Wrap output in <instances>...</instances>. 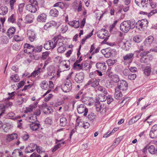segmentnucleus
<instances>
[{
	"instance_id": "79ce46f5",
	"label": "nucleus",
	"mask_w": 157,
	"mask_h": 157,
	"mask_svg": "<svg viewBox=\"0 0 157 157\" xmlns=\"http://www.w3.org/2000/svg\"><path fill=\"white\" fill-rule=\"evenodd\" d=\"M144 71V73L146 75L149 76L151 72V68L149 67H147L145 68Z\"/></svg>"
},
{
	"instance_id": "c9c22d12",
	"label": "nucleus",
	"mask_w": 157,
	"mask_h": 157,
	"mask_svg": "<svg viewBox=\"0 0 157 157\" xmlns=\"http://www.w3.org/2000/svg\"><path fill=\"white\" fill-rule=\"evenodd\" d=\"M40 86L42 89L46 90L48 87V83L45 80L42 81L40 84Z\"/></svg>"
},
{
	"instance_id": "de8ad7c7",
	"label": "nucleus",
	"mask_w": 157,
	"mask_h": 157,
	"mask_svg": "<svg viewBox=\"0 0 157 157\" xmlns=\"http://www.w3.org/2000/svg\"><path fill=\"white\" fill-rule=\"evenodd\" d=\"M21 47V45L19 43H16L13 45V48L15 50L18 51L20 49Z\"/></svg>"
},
{
	"instance_id": "bb28decb",
	"label": "nucleus",
	"mask_w": 157,
	"mask_h": 157,
	"mask_svg": "<svg viewBox=\"0 0 157 157\" xmlns=\"http://www.w3.org/2000/svg\"><path fill=\"white\" fill-rule=\"evenodd\" d=\"M17 135L16 133H13L8 135L6 140L8 141H10L13 140L17 139Z\"/></svg>"
},
{
	"instance_id": "20e7f679",
	"label": "nucleus",
	"mask_w": 157,
	"mask_h": 157,
	"mask_svg": "<svg viewBox=\"0 0 157 157\" xmlns=\"http://www.w3.org/2000/svg\"><path fill=\"white\" fill-rule=\"evenodd\" d=\"M72 83L71 81H67L63 83L61 85V88L62 90L65 92H69L72 89Z\"/></svg>"
},
{
	"instance_id": "7ed1b4c3",
	"label": "nucleus",
	"mask_w": 157,
	"mask_h": 157,
	"mask_svg": "<svg viewBox=\"0 0 157 157\" xmlns=\"http://www.w3.org/2000/svg\"><path fill=\"white\" fill-rule=\"evenodd\" d=\"M58 36L55 37L52 40L47 41L44 45V48L47 50L53 49L56 46V41L57 40Z\"/></svg>"
},
{
	"instance_id": "3c124183",
	"label": "nucleus",
	"mask_w": 157,
	"mask_h": 157,
	"mask_svg": "<svg viewBox=\"0 0 157 157\" xmlns=\"http://www.w3.org/2000/svg\"><path fill=\"white\" fill-rule=\"evenodd\" d=\"M3 127V130L5 132H9L11 128V126L10 125H4Z\"/></svg>"
},
{
	"instance_id": "680f3d73",
	"label": "nucleus",
	"mask_w": 157,
	"mask_h": 157,
	"mask_svg": "<svg viewBox=\"0 0 157 157\" xmlns=\"http://www.w3.org/2000/svg\"><path fill=\"white\" fill-rule=\"evenodd\" d=\"M34 151L32 148L29 145L28 147H26L25 149V152L26 153L32 152Z\"/></svg>"
},
{
	"instance_id": "72a5a7b5",
	"label": "nucleus",
	"mask_w": 157,
	"mask_h": 157,
	"mask_svg": "<svg viewBox=\"0 0 157 157\" xmlns=\"http://www.w3.org/2000/svg\"><path fill=\"white\" fill-rule=\"evenodd\" d=\"M50 14L53 17H57L59 15V11L56 9H53L51 10Z\"/></svg>"
},
{
	"instance_id": "2f4dec72",
	"label": "nucleus",
	"mask_w": 157,
	"mask_h": 157,
	"mask_svg": "<svg viewBox=\"0 0 157 157\" xmlns=\"http://www.w3.org/2000/svg\"><path fill=\"white\" fill-rule=\"evenodd\" d=\"M15 114L13 112H11L8 113L7 115V117H9L10 119L13 120H17L18 117L20 118V117H15Z\"/></svg>"
},
{
	"instance_id": "393cba45",
	"label": "nucleus",
	"mask_w": 157,
	"mask_h": 157,
	"mask_svg": "<svg viewBox=\"0 0 157 157\" xmlns=\"http://www.w3.org/2000/svg\"><path fill=\"white\" fill-rule=\"evenodd\" d=\"M42 109L44 113L46 114H50L52 110L51 108H48L47 105H43L42 106Z\"/></svg>"
},
{
	"instance_id": "ddd939ff",
	"label": "nucleus",
	"mask_w": 157,
	"mask_h": 157,
	"mask_svg": "<svg viewBox=\"0 0 157 157\" xmlns=\"http://www.w3.org/2000/svg\"><path fill=\"white\" fill-rule=\"evenodd\" d=\"M149 136L151 138H155L157 137V124L152 126L150 131Z\"/></svg>"
},
{
	"instance_id": "4468645a",
	"label": "nucleus",
	"mask_w": 157,
	"mask_h": 157,
	"mask_svg": "<svg viewBox=\"0 0 157 157\" xmlns=\"http://www.w3.org/2000/svg\"><path fill=\"white\" fill-rule=\"evenodd\" d=\"M96 67L97 70H101L102 72H105L106 69V63L104 62L98 63L96 64Z\"/></svg>"
},
{
	"instance_id": "5fc2aeb1",
	"label": "nucleus",
	"mask_w": 157,
	"mask_h": 157,
	"mask_svg": "<svg viewBox=\"0 0 157 157\" xmlns=\"http://www.w3.org/2000/svg\"><path fill=\"white\" fill-rule=\"evenodd\" d=\"M64 6V3L61 2L56 3L54 5V7H57L62 8Z\"/></svg>"
},
{
	"instance_id": "9b49d317",
	"label": "nucleus",
	"mask_w": 157,
	"mask_h": 157,
	"mask_svg": "<svg viewBox=\"0 0 157 157\" xmlns=\"http://www.w3.org/2000/svg\"><path fill=\"white\" fill-rule=\"evenodd\" d=\"M100 81L99 79L92 78L88 81L86 85H91L92 87H95L99 85Z\"/></svg>"
},
{
	"instance_id": "c756f323",
	"label": "nucleus",
	"mask_w": 157,
	"mask_h": 157,
	"mask_svg": "<svg viewBox=\"0 0 157 157\" xmlns=\"http://www.w3.org/2000/svg\"><path fill=\"white\" fill-rule=\"evenodd\" d=\"M8 12V8L6 6H2L0 7V14L5 15Z\"/></svg>"
},
{
	"instance_id": "09e8293b",
	"label": "nucleus",
	"mask_w": 157,
	"mask_h": 157,
	"mask_svg": "<svg viewBox=\"0 0 157 157\" xmlns=\"http://www.w3.org/2000/svg\"><path fill=\"white\" fill-rule=\"evenodd\" d=\"M68 26L66 25H63L61 28V31L63 33H65L68 30Z\"/></svg>"
},
{
	"instance_id": "37998d69",
	"label": "nucleus",
	"mask_w": 157,
	"mask_h": 157,
	"mask_svg": "<svg viewBox=\"0 0 157 157\" xmlns=\"http://www.w3.org/2000/svg\"><path fill=\"white\" fill-rule=\"evenodd\" d=\"M10 79L13 82H18L19 80V77L17 74L11 75Z\"/></svg>"
},
{
	"instance_id": "a878e982",
	"label": "nucleus",
	"mask_w": 157,
	"mask_h": 157,
	"mask_svg": "<svg viewBox=\"0 0 157 157\" xmlns=\"http://www.w3.org/2000/svg\"><path fill=\"white\" fill-rule=\"evenodd\" d=\"M40 124L37 123L33 122L30 124V128L33 131L36 130L40 127Z\"/></svg>"
},
{
	"instance_id": "6e6552de",
	"label": "nucleus",
	"mask_w": 157,
	"mask_h": 157,
	"mask_svg": "<svg viewBox=\"0 0 157 157\" xmlns=\"http://www.w3.org/2000/svg\"><path fill=\"white\" fill-rule=\"evenodd\" d=\"M95 105L97 111L102 112H105L106 106L103 103L101 104L98 101L95 103Z\"/></svg>"
},
{
	"instance_id": "412c9836",
	"label": "nucleus",
	"mask_w": 157,
	"mask_h": 157,
	"mask_svg": "<svg viewBox=\"0 0 157 157\" xmlns=\"http://www.w3.org/2000/svg\"><path fill=\"white\" fill-rule=\"evenodd\" d=\"M154 40V37L152 36H149L146 38L144 41V44L146 46H149L152 43Z\"/></svg>"
},
{
	"instance_id": "5701e85b",
	"label": "nucleus",
	"mask_w": 157,
	"mask_h": 157,
	"mask_svg": "<svg viewBox=\"0 0 157 157\" xmlns=\"http://www.w3.org/2000/svg\"><path fill=\"white\" fill-rule=\"evenodd\" d=\"M60 64L62 65L63 67H65L66 70H69L70 68V61L68 60L61 61L60 63Z\"/></svg>"
},
{
	"instance_id": "69168bd1",
	"label": "nucleus",
	"mask_w": 157,
	"mask_h": 157,
	"mask_svg": "<svg viewBox=\"0 0 157 157\" xmlns=\"http://www.w3.org/2000/svg\"><path fill=\"white\" fill-rule=\"evenodd\" d=\"M138 49L136 51H135V52L139 53L141 51H144V50L143 49V46L141 45H140L138 46Z\"/></svg>"
},
{
	"instance_id": "c03bdc74",
	"label": "nucleus",
	"mask_w": 157,
	"mask_h": 157,
	"mask_svg": "<svg viewBox=\"0 0 157 157\" xmlns=\"http://www.w3.org/2000/svg\"><path fill=\"white\" fill-rule=\"evenodd\" d=\"M133 41L135 42L139 43L142 40V37L139 36H136L133 38Z\"/></svg>"
},
{
	"instance_id": "dca6fc26",
	"label": "nucleus",
	"mask_w": 157,
	"mask_h": 157,
	"mask_svg": "<svg viewBox=\"0 0 157 157\" xmlns=\"http://www.w3.org/2000/svg\"><path fill=\"white\" fill-rule=\"evenodd\" d=\"M25 9L27 10L32 13H35L37 10L36 6L32 4L27 5L26 6Z\"/></svg>"
},
{
	"instance_id": "7c9ffc66",
	"label": "nucleus",
	"mask_w": 157,
	"mask_h": 157,
	"mask_svg": "<svg viewBox=\"0 0 157 157\" xmlns=\"http://www.w3.org/2000/svg\"><path fill=\"white\" fill-rule=\"evenodd\" d=\"M109 78H111V81L115 83H117L120 81L119 76L116 75H112Z\"/></svg>"
},
{
	"instance_id": "e433bc0d",
	"label": "nucleus",
	"mask_w": 157,
	"mask_h": 157,
	"mask_svg": "<svg viewBox=\"0 0 157 157\" xmlns=\"http://www.w3.org/2000/svg\"><path fill=\"white\" fill-rule=\"evenodd\" d=\"M95 117L96 115L95 114L92 113L89 114L87 117L89 120L92 122H93L95 120Z\"/></svg>"
},
{
	"instance_id": "774afa93",
	"label": "nucleus",
	"mask_w": 157,
	"mask_h": 157,
	"mask_svg": "<svg viewBox=\"0 0 157 157\" xmlns=\"http://www.w3.org/2000/svg\"><path fill=\"white\" fill-rule=\"evenodd\" d=\"M21 137L23 140L24 141H25L27 140H28V139L29 138V136L28 134H24L23 135H22Z\"/></svg>"
},
{
	"instance_id": "a211bd4d",
	"label": "nucleus",
	"mask_w": 157,
	"mask_h": 157,
	"mask_svg": "<svg viewBox=\"0 0 157 157\" xmlns=\"http://www.w3.org/2000/svg\"><path fill=\"white\" fill-rule=\"evenodd\" d=\"M15 32V28L13 27H10L6 32L7 36L10 38H12Z\"/></svg>"
},
{
	"instance_id": "9d476101",
	"label": "nucleus",
	"mask_w": 157,
	"mask_h": 157,
	"mask_svg": "<svg viewBox=\"0 0 157 157\" xmlns=\"http://www.w3.org/2000/svg\"><path fill=\"white\" fill-rule=\"evenodd\" d=\"M135 2L138 6L144 8L147 7L149 5L148 0H135Z\"/></svg>"
},
{
	"instance_id": "423d86ee",
	"label": "nucleus",
	"mask_w": 157,
	"mask_h": 157,
	"mask_svg": "<svg viewBox=\"0 0 157 157\" xmlns=\"http://www.w3.org/2000/svg\"><path fill=\"white\" fill-rule=\"evenodd\" d=\"M77 111L78 113L82 114L83 113V115L86 116L88 112V109L86 107L84 104H81L78 106L77 108Z\"/></svg>"
},
{
	"instance_id": "cd10ccee",
	"label": "nucleus",
	"mask_w": 157,
	"mask_h": 157,
	"mask_svg": "<svg viewBox=\"0 0 157 157\" xmlns=\"http://www.w3.org/2000/svg\"><path fill=\"white\" fill-rule=\"evenodd\" d=\"M60 123L59 125L62 127L66 126L67 124V119L65 117H62L59 120Z\"/></svg>"
},
{
	"instance_id": "a19ab883",
	"label": "nucleus",
	"mask_w": 157,
	"mask_h": 157,
	"mask_svg": "<svg viewBox=\"0 0 157 157\" xmlns=\"http://www.w3.org/2000/svg\"><path fill=\"white\" fill-rule=\"evenodd\" d=\"M147 149L149 153L152 154H155L156 147H155L154 145H151Z\"/></svg>"
},
{
	"instance_id": "603ef678",
	"label": "nucleus",
	"mask_w": 157,
	"mask_h": 157,
	"mask_svg": "<svg viewBox=\"0 0 157 157\" xmlns=\"http://www.w3.org/2000/svg\"><path fill=\"white\" fill-rule=\"evenodd\" d=\"M130 45V44L128 41H127L124 44L123 49L127 51L129 49Z\"/></svg>"
},
{
	"instance_id": "e2e57ef3",
	"label": "nucleus",
	"mask_w": 157,
	"mask_h": 157,
	"mask_svg": "<svg viewBox=\"0 0 157 157\" xmlns=\"http://www.w3.org/2000/svg\"><path fill=\"white\" fill-rule=\"evenodd\" d=\"M136 77V74H132L129 75H128V79L131 80H133L135 79Z\"/></svg>"
},
{
	"instance_id": "4d7b16f0",
	"label": "nucleus",
	"mask_w": 157,
	"mask_h": 157,
	"mask_svg": "<svg viewBox=\"0 0 157 157\" xmlns=\"http://www.w3.org/2000/svg\"><path fill=\"white\" fill-rule=\"evenodd\" d=\"M14 39L16 41H18L22 40H23V37L18 35H16L14 37Z\"/></svg>"
},
{
	"instance_id": "4be33fe9",
	"label": "nucleus",
	"mask_w": 157,
	"mask_h": 157,
	"mask_svg": "<svg viewBox=\"0 0 157 157\" xmlns=\"http://www.w3.org/2000/svg\"><path fill=\"white\" fill-rule=\"evenodd\" d=\"M26 120L29 122L32 123L37 121V117L31 114L28 116L26 117Z\"/></svg>"
},
{
	"instance_id": "338daca9",
	"label": "nucleus",
	"mask_w": 157,
	"mask_h": 157,
	"mask_svg": "<svg viewBox=\"0 0 157 157\" xmlns=\"http://www.w3.org/2000/svg\"><path fill=\"white\" fill-rule=\"evenodd\" d=\"M25 48H27L28 49H31V51L33 52V49L34 48V46L29 44H25L24 45Z\"/></svg>"
},
{
	"instance_id": "0eeeda50",
	"label": "nucleus",
	"mask_w": 157,
	"mask_h": 157,
	"mask_svg": "<svg viewBox=\"0 0 157 157\" xmlns=\"http://www.w3.org/2000/svg\"><path fill=\"white\" fill-rule=\"evenodd\" d=\"M97 35L98 37L102 39L106 37H109V36H108V31L105 29H101V30L97 33Z\"/></svg>"
},
{
	"instance_id": "8fccbe9b",
	"label": "nucleus",
	"mask_w": 157,
	"mask_h": 157,
	"mask_svg": "<svg viewBox=\"0 0 157 157\" xmlns=\"http://www.w3.org/2000/svg\"><path fill=\"white\" fill-rule=\"evenodd\" d=\"M98 90L105 94H107V91L106 89L101 86H100L98 87Z\"/></svg>"
},
{
	"instance_id": "864d4df0",
	"label": "nucleus",
	"mask_w": 157,
	"mask_h": 157,
	"mask_svg": "<svg viewBox=\"0 0 157 157\" xmlns=\"http://www.w3.org/2000/svg\"><path fill=\"white\" fill-rule=\"evenodd\" d=\"M25 4L22 3L19 4L18 6L19 11L20 13H21L23 11V10Z\"/></svg>"
},
{
	"instance_id": "58836bf2",
	"label": "nucleus",
	"mask_w": 157,
	"mask_h": 157,
	"mask_svg": "<svg viewBox=\"0 0 157 157\" xmlns=\"http://www.w3.org/2000/svg\"><path fill=\"white\" fill-rule=\"evenodd\" d=\"M74 68L78 69L79 70H82L83 68V63L81 64H78V63L75 62L73 65Z\"/></svg>"
},
{
	"instance_id": "aec40b11",
	"label": "nucleus",
	"mask_w": 157,
	"mask_h": 157,
	"mask_svg": "<svg viewBox=\"0 0 157 157\" xmlns=\"http://www.w3.org/2000/svg\"><path fill=\"white\" fill-rule=\"evenodd\" d=\"M122 91L115 88V92L114 94V98L117 99H120L123 96Z\"/></svg>"
},
{
	"instance_id": "13d9d810",
	"label": "nucleus",
	"mask_w": 157,
	"mask_h": 157,
	"mask_svg": "<svg viewBox=\"0 0 157 157\" xmlns=\"http://www.w3.org/2000/svg\"><path fill=\"white\" fill-rule=\"evenodd\" d=\"M107 102L108 104H110L113 101V99L112 97L111 96L109 95H108L107 98Z\"/></svg>"
},
{
	"instance_id": "39448f33",
	"label": "nucleus",
	"mask_w": 157,
	"mask_h": 157,
	"mask_svg": "<svg viewBox=\"0 0 157 157\" xmlns=\"http://www.w3.org/2000/svg\"><path fill=\"white\" fill-rule=\"evenodd\" d=\"M117 86L115 88L122 91L126 90L128 87V85L127 82L124 80H120L117 84Z\"/></svg>"
},
{
	"instance_id": "b1692460",
	"label": "nucleus",
	"mask_w": 157,
	"mask_h": 157,
	"mask_svg": "<svg viewBox=\"0 0 157 157\" xmlns=\"http://www.w3.org/2000/svg\"><path fill=\"white\" fill-rule=\"evenodd\" d=\"M34 18L33 15L32 14L27 15L25 19V23L26 24L32 23L33 21Z\"/></svg>"
},
{
	"instance_id": "2eb2a0df",
	"label": "nucleus",
	"mask_w": 157,
	"mask_h": 157,
	"mask_svg": "<svg viewBox=\"0 0 157 157\" xmlns=\"http://www.w3.org/2000/svg\"><path fill=\"white\" fill-rule=\"evenodd\" d=\"M84 78V74L81 72L77 74L75 77V81L78 83H81L83 81Z\"/></svg>"
},
{
	"instance_id": "f257e3e1",
	"label": "nucleus",
	"mask_w": 157,
	"mask_h": 157,
	"mask_svg": "<svg viewBox=\"0 0 157 157\" xmlns=\"http://www.w3.org/2000/svg\"><path fill=\"white\" fill-rule=\"evenodd\" d=\"M135 21H123L120 26V30L125 33H127L130 29H133L135 27Z\"/></svg>"
},
{
	"instance_id": "f3484780",
	"label": "nucleus",
	"mask_w": 157,
	"mask_h": 157,
	"mask_svg": "<svg viewBox=\"0 0 157 157\" xmlns=\"http://www.w3.org/2000/svg\"><path fill=\"white\" fill-rule=\"evenodd\" d=\"M47 15L44 13H42L39 15L37 17V21L40 22H45L47 19Z\"/></svg>"
},
{
	"instance_id": "f03ea898",
	"label": "nucleus",
	"mask_w": 157,
	"mask_h": 157,
	"mask_svg": "<svg viewBox=\"0 0 157 157\" xmlns=\"http://www.w3.org/2000/svg\"><path fill=\"white\" fill-rule=\"evenodd\" d=\"M56 46H58L57 49V52L59 53H63L66 50V48L64 44V39L61 36H58L57 40L56 41Z\"/></svg>"
},
{
	"instance_id": "f8f14e48",
	"label": "nucleus",
	"mask_w": 157,
	"mask_h": 157,
	"mask_svg": "<svg viewBox=\"0 0 157 157\" xmlns=\"http://www.w3.org/2000/svg\"><path fill=\"white\" fill-rule=\"evenodd\" d=\"M27 35L29 40L31 42H33L36 38V34L34 32L31 30L27 31Z\"/></svg>"
},
{
	"instance_id": "49530a36",
	"label": "nucleus",
	"mask_w": 157,
	"mask_h": 157,
	"mask_svg": "<svg viewBox=\"0 0 157 157\" xmlns=\"http://www.w3.org/2000/svg\"><path fill=\"white\" fill-rule=\"evenodd\" d=\"M40 67L37 70L34 71L31 73V75L28 76V77H30L31 76L35 77L37 75H38V74L40 72Z\"/></svg>"
},
{
	"instance_id": "473e14b6",
	"label": "nucleus",
	"mask_w": 157,
	"mask_h": 157,
	"mask_svg": "<svg viewBox=\"0 0 157 157\" xmlns=\"http://www.w3.org/2000/svg\"><path fill=\"white\" fill-rule=\"evenodd\" d=\"M134 56V54L133 53H130L126 55L123 56V59L125 61L131 60L132 59Z\"/></svg>"
},
{
	"instance_id": "ea45409f",
	"label": "nucleus",
	"mask_w": 157,
	"mask_h": 157,
	"mask_svg": "<svg viewBox=\"0 0 157 157\" xmlns=\"http://www.w3.org/2000/svg\"><path fill=\"white\" fill-rule=\"evenodd\" d=\"M43 48V46L42 45L36 46L35 47H34V48L33 49V52H41Z\"/></svg>"
},
{
	"instance_id": "bf43d9fd",
	"label": "nucleus",
	"mask_w": 157,
	"mask_h": 157,
	"mask_svg": "<svg viewBox=\"0 0 157 157\" xmlns=\"http://www.w3.org/2000/svg\"><path fill=\"white\" fill-rule=\"evenodd\" d=\"M49 53L48 52H43L42 54L41 58L43 59H45L48 56Z\"/></svg>"
},
{
	"instance_id": "a18cd8bd",
	"label": "nucleus",
	"mask_w": 157,
	"mask_h": 157,
	"mask_svg": "<svg viewBox=\"0 0 157 157\" xmlns=\"http://www.w3.org/2000/svg\"><path fill=\"white\" fill-rule=\"evenodd\" d=\"M53 22H54L51 21L46 23L44 26V29L46 30H48L49 28L53 25Z\"/></svg>"
},
{
	"instance_id": "4c0bfd02",
	"label": "nucleus",
	"mask_w": 157,
	"mask_h": 157,
	"mask_svg": "<svg viewBox=\"0 0 157 157\" xmlns=\"http://www.w3.org/2000/svg\"><path fill=\"white\" fill-rule=\"evenodd\" d=\"M16 20V14H13L8 18V21L9 23H15Z\"/></svg>"
},
{
	"instance_id": "052dcab7",
	"label": "nucleus",
	"mask_w": 157,
	"mask_h": 157,
	"mask_svg": "<svg viewBox=\"0 0 157 157\" xmlns=\"http://www.w3.org/2000/svg\"><path fill=\"white\" fill-rule=\"evenodd\" d=\"M61 144L59 143L55 146L52 148V151L53 152H54L56 151L57 149L61 147Z\"/></svg>"
},
{
	"instance_id": "0e129e2a",
	"label": "nucleus",
	"mask_w": 157,
	"mask_h": 157,
	"mask_svg": "<svg viewBox=\"0 0 157 157\" xmlns=\"http://www.w3.org/2000/svg\"><path fill=\"white\" fill-rule=\"evenodd\" d=\"M29 145L33 151H34L36 149V148L38 146L36 144L34 143H31Z\"/></svg>"
},
{
	"instance_id": "6e6d98bb",
	"label": "nucleus",
	"mask_w": 157,
	"mask_h": 157,
	"mask_svg": "<svg viewBox=\"0 0 157 157\" xmlns=\"http://www.w3.org/2000/svg\"><path fill=\"white\" fill-rule=\"evenodd\" d=\"M34 116H39L41 114V110L40 108L39 107L38 108H37L35 111L34 112Z\"/></svg>"
},
{
	"instance_id": "1a4fd4ad",
	"label": "nucleus",
	"mask_w": 157,
	"mask_h": 157,
	"mask_svg": "<svg viewBox=\"0 0 157 157\" xmlns=\"http://www.w3.org/2000/svg\"><path fill=\"white\" fill-rule=\"evenodd\" d=\"M148 22L146 19L138 21L136 23V27H140L141 29H144L147 27Z\"/></svg>"
},
{
	"instance_id": "6ab92c4d",
	"label": "nucleus",
	"mask_w": 157,
	"mask_h": 157,
	"mask_svg": "<svg viewBox=\"0 0 157 157\" xmlns=\"http://www.w3.org/2000/svg\"><path fill=\"white\" fill-rule=\"evenodd\" d=\"M38 103V102H36L34 104H32L28 107L26 108V110L25 113H27L28 112L32 111L34 109L36 108L37 106V105Z\"/></svg>"
},
{
	"instance_id": "c85d7f7f",
	"label": "nucleus",
	"mask_w": 157,
	"mask_h": 157,
	"mask_svg": "<svg viewBox=\"0 0 157 157\" xmlns=\"http://www.w3.org/2000/svg\"><path fill=\"white\" fill-rule=\"evenodd\" d=\"M68 24L72 27L76 28H78L80 25L79 21L75 20L68 22Z\"/></svg>"
},
{
	"instance_id": "f704fd0d",
	"label": "nucleus",
	"mask_w": 157,
	"mask_h": 157,
	"mask_svg": "<svg viewBox=\"0 0 157 157\" xmlns=\"http://www.w3.org/2000/svg\"><path fill=\"white\" fill-rule=\"evenodd\" d=\"M125 40L122 39V38H120L118 40V45L123 49V46L125 43L127 42Z\"/></svg>"
}]
</instances>
